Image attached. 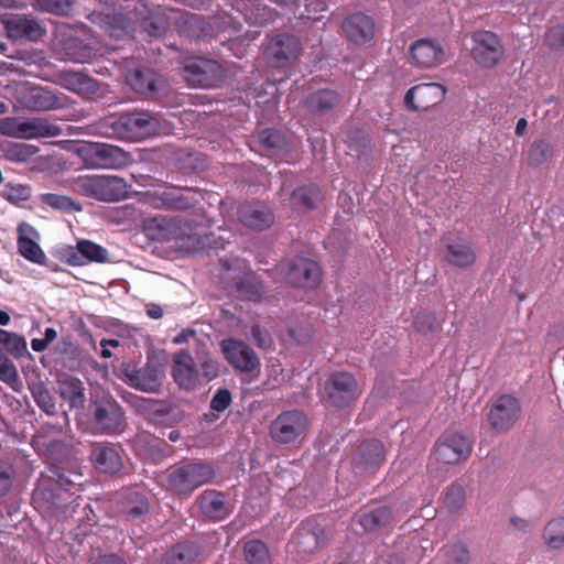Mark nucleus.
<instances>
[{"label": "nucleus", "mask_w": 564, "mask_h": 564, "mask_svg": "<svg viewBox=\"0 0 564 564\" xmlns=\"http://www.w3.org/2000/svg\"><path fill=\"white\" fill-rule=\"evenodd\" d=\"M542 540L549 550H564V517H556L546 522Z\"/></svg>", "instance_id": "obj_38"}, {"label": "nucleus", "mask_w": 564, "mask_h": 564, "mask_svg": "<svg viewBox=\"0 0 564 564\" xmlns=\"http://www.w3.org/2000/svg\"><path fill=\"white\" fill-rule=\"evenodd\" d=\"M279 272L286 283L294 288L313 290L322 281V270L318 263L304 257L285 259L278 264Z\"/></svg>", "instance_id": "obj_7"}, {"label": "nucleus", "mask_w": 564, "mask_h": 564, "mask_svg": "<svg viewBox=\"0 0 564 564\" xmlns=\"http://www.w3.org/2000/svg\"><path fill=\"white\" fill-rule=\"evenodd\" d=\"M471 453L470 441L457 433H445L435 443L433 454L444 464H458Z\"/></svg>", "instance_id": "obj_16"}, {"label": "nucleus", "mask_w": 564, "mask_h": 564, "mask_svg": "<svg viewBox=\"0 0 564 564\" xmlns=\"http://www.w3.org/2000/svg\"><path fill=\"white\" fill-rule=\"evenodd\" d=\"M325 389L329 403L336 408L349 406L361 395L356 378L346 371L334 372Z\"/></svg>", "instance_id": "obj_11"}, {"label": "nucleus", "mask_w": 564, "mask_h": 564, "mask_svg": "<svg viewBox=\"0 0 564 564\" xmlns=\"http://www.w3.org/2000/svg\"><path fill=\"white\" fill-rule=\"evenodd\" d=\"M66 186L75 194L99 202H119L129 195V185L116 175H80L68 178Z\"/></svg>", "instance_id": "obj_1"}, {"label": "nucleus", "mask_w": 564, "mask_h": 564, "mask_svg": "<svg viewBox=\"0 0 564 564\" xmlns=\"http://www.w3.org/2000/svg\"><path fill=\"white\" fill-rule=\"evenodd\" d=\"M37 7L46 12L65 15L70 12L72 0H35Z\"/></svg>", "instance_id": "obj_52"}, {"label": "nucleus", "mask_w": 564, "mask_h": 564, "mask_svg": "<svg viewBox=\"0 0 564 564\" xmlns=\"http://www.w3.org/2000/svg\"><path fill=\"white\" fill-rule=\"evenodd\" d=\"M3 196L7 200L14 204L25 202L31 197V188L28 185L9 184L3 191Z\"/></svg>", "instance_id": "obj_54"}, {"label": "nucleus", "mask_w": 564, "mask_h": 564, "mask_svg": "<svg viewBox=\"0 0 564 564\" xmlns=\"http://www.w3.org/2000/svg\"><path fill=\"white\" fill-rule=\"evenodd\" d=\"M78 155L90 169H122L132 163L129 152L106 143H84L77 148Z\"/></svg>", "instance_id": "obj_6"}, {"label": "nucleus", "mask_w": 564, "mask_h": 564, "mask_svg": "<svg viewBox=\"0 0 564 564\" xmlns=\"http://www.w3.org/2000/svg\"><path fill=\"white\" fill-rule=\"evenodd\" d=\"M343 31L347 40L357 45L369 43L375 36V21L369 15L357 12L343 22Z\"/></svg>", "instance_id": "obj_22"}, {"label": "nucleus", "mask_w": 564, "mask_h": 564, "mask_svg": "<svg viewBox=\"0 0 564 564\" xmlns=\"http://www.w3.org/2000/svg\"><path fill=\"white\" fill-rule=\"evenodd\" d=\"M521 412L522 410L518 398L505 393L491 402L487 415L488 423L495 432L506 433L519 421Z\"/></svg>", "instance_id": "obj_10"}, {"label": "nucleus", "mask_w": 564, "mask_h": 564, "mask_svg": "<svg viewBox=\"0 0 564 564\" xmlns=\"http://www.w3.org/2000/svg\"><path fill=\"white\" fill-rule=\"evenodd\" d=\"M384 457L383 444L378 440H367L358 446L352 457V465L360 473H373L384 462Z\"/></svg>", "instance_id": "obj_21"}, {"label": "nucleus", "mask_w": 564, "mask_h": 564, "mask_svg": "<svg viewBox=\"0 0 564 564\" xmlns=\"http://www.w3.org/2000/svg\"><path fill=\"white\" fill-rule=\"evenodd\" d=\"M341 102V96L334 89H318L304 100V108L314 116L330 113Z\"/></svg>", "instance_id": "obj_23"}, {"label": "nucleus", "mask_w": 564, "mask_h": 564, "mask_svg": "<svg viewBox=\"0 0 564 564\" xmlns=\"http://www.w3.org/2000/svg\"><path fill=\"white\" fill-rule=\"evenodd\" d=\"M237 217L245 227L257 231L269 229L275 220L272 207L260 200L241 203L237 209Z\"/></svg>", "instance_id": "obj_17"}, {"label": "nucleus", "mask_w": 564, "mask_h": 564, "mask_svg": "<svg viewBox=\"0 0 564 564\" xmlns=\"http://www.w3.org/2000/svg\"><path fill=\"white\" fill-rule=\"evenodd\" d=\"M90 411L96 427L101 432L116 431L123 423V412L116 400L110 397L94 401Z\"/></svg>", "instance_id": "obj_20"}, {"label": "nucleus", "mask_w": 564, "mask_h": 564, "mask_svg": "<svg viewBox=\"0 0 564 564\" xmlns=\"http://www.w3.org/2000/svg\"><path fill=\"white\" fill-rule=\"evenodd\" d=\"M11 487V475L0 470V497L6 495Z\"/></svg>", "instance_id": "obj_62"}, {"label": "nucleus", "mask_w": 564, "mask_h": 564, "mask_svg": "<svg viewBox=\"0 0 564 564\" xmlns=\"http://www.w3.org/2000/svg\"><path fill=\"white\" fill-rule=\"evenodd\" d=\"M173 360V376L177 383L185 389L193 388L197 381L198 372L194 367L192 357L185 352H177Z\"/></svg>", "instance_id": "obj_27"}, {"label": "nucleus", "mask_w": 564, "mask_h": 564, "mask_svg": "<svg viewBox=\"0 0 564 564\" xmlns=\"http://www.w3.org/2000/svg\"><path fill=\"white\" fill-rule=\"evenodd\" d=\"M65 51L68 58L77 63H84L91 57L90 48L74 39L65 43Z\"/></svg>", "instance_id": "obj_50"}, {"label": "nucleus", "mask_w": 564, "mask_h": 564, "mask_svg": "<svg viewBox=\"0 0 564 564\" xmlns=\"http://www.w3.org/2000/svg\"><path fill=\"white\" fill-rule=\"evenodd\" d=\"M347 143L350 150L361 154L369 147L370 140L362 130L355 129L348 132Z\"/></svg>", "instance_id": "obj_55"}, {"label": "nucleus", "mask_w": 564, "mask_h": 564, "mask_svg": "<svg viewBox=\"0 0 564 564\" xmlns=\"http://www.w3.org/2000/svg\"><path fill=\"white\" fill-rule=\"evenodd\" d=\"M94 564H126V562L113 554H109L98 557Z\"/></svg>", "instance_id": "obj_63"}, {"label": "nucleus", "mask_w": 564, "mask_h": 564, "mask_svg": "<svg viewBox=\"0 0 564 564\" xmlns=\"http://www.w3.org/2000/svg\"><path fill=\"white\" fill-rule=\"evenodd\" d=\"M319 196V189L316 186H300L292 192L290 205L297 212L312 210L316 207Z\"/></svg>", "instance_id": "obj_37"}, {"label": "nucleus", "mask_w": 564, "mask_h": 564, "mask_svg": "<svg viewBox=\"0 0 564 564\" xmlns=\"http://www.w3.org/2000/svg\"><path fill=\"white\" fill-rule=\"evenodd\" d=\"M251 338L258 347L263 349L270 348L273 344L270 333L258 324L251 327Z\"/></svg>", "instance_id": "obj_59"}, {"label": "nucleus", "mask_w": 564, "mask_h": 564, "mask_svg": "<svg viewBox=\"0 0 564 564\" xmlns=\"http://www.w3.org/2000/svg\"><path fill=\"white\" fill-rule=\"evenodd\" d=\"M212 62L206 58L195 57L186 62L184 77L193 86H204L208 82Z\"/></svg>", "instance_id": "obj_35"}, {"label": "nucleus", "mask_w": 564, "mask_h": 564, "mask_svg": "<svg viewBox=\"0 0 564 564\" xmlns=\"http://www.w3.org/2000/svg\"><path fill=\"white\" fill-rule=\"evenodd\" d=\"M308 419L299 410L280 413L270 424L269 434L273 442L291 445L301 442L307 431Z\"/></svg>", "instance_id": "obj_8"}, {"label": "nucleus", "mask_w": 564, "mask_h": 564, "mask_svg": "<svg viewBox=\"0 0 564 564\" xmlns=\"http://www.w3.org/2000/svg\"><path fill=\"white\" fill-rule=\"evenodd\" d=\"M0 133L15 139L54 138L62 134V128L46 118L6 117L0 119Z\"/></svg>", "instance_id": "obj_3"}, {"label": "nucleus", "mask_w": 564, "mask_h": 564, "mask_svg": "<svg viewBox=\"0 0 564 564\" xmlns=\"http://www.w3.org/2000/svg\"><path fill=\"white\" fill-rule=\"evenodd\" d=\"M214 40H218L220 43L226 41H232L239 37L242 29L241 22L231 14H214Z\"/></svg>", "instance_id": "obj_31"}, {"label": "nucleus", "mask_w": 564, "mask_h": 564, "mask_svg": "<svg viewBox=\"0 0 564 564\" xmlns=\"http://www.w3.org/2000/svg\"><path fill=\"white\" fill-rule=\"evenodd\" d=\"M465 502V490L458 484L451 485L444 494V506L451 511H457Z\"/></svg>", "instance_id": "obj_49"}, {"label": "nucleus", "mask_w": 564, "mask_h": 564, "mask_svg": "<svg viewBox=\"0 0 564 564\" xmlns=\"http://www.w3.org/2000/svg\"><path fill=\"white\" fill-rule=\"evenodd\" d=\"M23 105L33 111H46L59 106L57 97L46 88L31 87L23 97Z\"/></svg>", "instance_id": "obj_30"}, {"label": "nucleus", "mask_w": 564, "mask_h": 564, "mask_svg": "<svg viewBox=\"0 0 564 564\" xmlns=\"http://www.w3.org/2000/svg\"><path fill=\"white\" fill-rule=\"evenodd\" d=\"M221 349L226 360L238 371L258 378L260 375V360L254 350L242 340L225 339Z\"/></svg>", "instance_id": "obj_12"}, {"label": "nucleus", "mask_w": 564, "mask_h": 564, "mask_svg": "<svg viewBox=\"0 0 564 564\" xmlns=\"http://www.w3.org/2000/svg\"><path fill=\"white\" fill-rule=\"evenodd\" d=\"M6 26L9 37L13 40L37 41L45 33L44 29L34 19L25 15H15L8 19Z\"/></svg>", "instance_id": "obj_24"}, {"label": "nucleus", "mask_w": 564, "mask_h": 564, "mask_svg": "<svg viewBox=\"0 0 564 564\" xmlns=\"http://www.w3.org/2000/svg\"><path fill=\"white\" fill-rule=\"evenodd\" d=\"M265 53L273 67L285 68L297 61L302 53V44L295 35L282 33L271 40Z\"/></svg>", "instance_id": "obj_15"}, {"label": "nucleus", "mask_w": 564, "mask_h": 564, "mask_svg": "<svg viewBox=\"0 0 564 564\" xmlns=\"http://www.w3.org/2000/svg\"><path fill=\"white\" fill-rule=\"evenodd\" d=\"M62 85L74 93L89 95L96 91V82L79 72L65 70L61 73Z\"/></svg>", "instance_id": "obj_34"}, {"label": "nucleus", "mask_w": 564, "mask_h": 564, "mask_svg": "<svg viewBox=\"0 0 564 564\" xmlns=\"http://www.w3.org/2000/svg\"><path fill=\"white\" fill-rule=\"evenodd\" d=\"M212 470L208 465L187 463L170 468L162 477L161 482L169 490L182 495L188 494L198 486L208 481Z\"/></svg>", "instance_id": "obj_4"}, {"label": "nucleus", "mask_w": 564, "mask_h": 564, "mask_svg": "<svg viewBox=\"0 0 564 564\" xmlns=\"http://www.w3.org/2000/svg\"><path fill=\"white\" fill-rule=\"evenodd\" d=\"M446 261L457 268H468L476 260V252L469 243L453 242L446 246Z\"/></svg>", "instance_id": "obj_33"}, {"label": "nucleus", "mask_w": 564, "mask_h": 564, "mask_svg": "<svg viewBox=\"0 0 564 564\" xmlns=\"http://www.w3.org/2000/svg\"><path fill=\"white\" fill-rule=\"evenodd\" d=\"M0 344L14 357H21L26 350V343L22 336L0 329Z\"/></svg>", "instance_id": "obj_46"}, {"label": "nucleus", "mask_w": 564, "mask_h": 564, "mask_svg": "<svg viewBox=\"0 0 564 564\" xmlns=\"http://www.w3.org/2000/svg\"><path fill=\"white\" fill-rule=\"evenodd\" d=\"M446 95V88L438 83H423L411 87L404 97L409 109L426 111L438 105Z\"/></svg>", "instance_id": "obj_18"}, {"label": "nucleus", "mask_w": 564, "mask_h": 564, "mask_svg": "<svg viewBox=\"0 0 564 564\" xmlns=\"http://www.w3.org/2000/svg\"><path fill=\"white\" fill-rule=\"evenodd\" d=\"M410 63L421 69H433L447 61L442 44L434 39L415 40L409 47Z\"/></svg>", "instance_id": "obj_14"}, {"label": "nucleus", "mask_w": 564, "mask_h": 564, "mask_svg": "<svg viewBox=\"0 0 564 564\" xmlns=\"http://www.w3.org/2000/svg\"><path fill=\"white\" fill-rule=\"evenodd\" d=\"M32 395L36 404L48 415L56 413L55 399L43 384H36L32 389Z\"/></svg>", "instance_id": "obj_47"}, {"label": "nucleus", "mask_w": 564, "mask_h": 564, "mask_svg": "<svg viewBox=\"0 0 564 564\" xmlns=\"http://www.w3.org/2000/svg\"><path fill=\"white\" fill-rule=\"evenodd\" d=\"M160 120L150 112L137 111L126 113L111 121L105 134L107 137L139 141L160 131Z\"/></svg>", "instance_id": "obj_2"}, {"label": "nucleus", "mask_w": 564, "mask_h": 564, "mask_svg": "<svg viewBox=\"0 0 564 564\" xmlns=\"http://www.w3.org/2000/svg\"><path fill=\"white\" fill-rule=\"evenodd\" d=\"M243 555L248 564H271L269 547L261 540H250L243 545Z\"/></svg>", "instance_id": "obj_42"}, {"label": "nucleus", "mask_w": 564, "mask_h": 564, "mask_svg": "<svg viewBox=\"0 0 564 564\" xmlns=\"http://www.w3.org/2000/svg\"><path fill=\"white\" fill-rule=\"evenodd\" d=\"M90 459L96 469L105 474H116L122 468V459L118 451L109 445H95Z\"/></svg>", "instance_id": "obj_26"}, {"label": "nucleus", "mask_w": 564, "mask_h": 564, "mask_svg": "<svg viewBox=\"0 0 564 564\" xmlns=\"http://www.w3.org/2000/svg\"><path fill=\"white\" fill-rule=\"evenodd\" d=\"M145 229L152 239L174 241L178 247H183L180 241L187 236L188 231V227L183 225L180 219L166 216H156L149 219Z\"/></svg>", "instance_id": "obj_19"}, {"label": "nucleus", "mask_w": 564, "mask_h": 564, "mask_svg": "<svg viewBox=\"0 0 564 564\" xmlns=\"http://www.w3.org/2000/svg\"><path fill=\"white\" fill-rule=\"evenodd\" d=\"M0 380L12 387L20 382L19 372L9 358L0 365Z\"/></svg>", "instance_id": "obj_58"}, {"label": "nucleus", "mask_w": 564, "mask_h": 564, "mask_svg": "<svg viewBox=\"0 0 564 564\" xmlns=\"http://www.w3.org/2000/svg\"><path fill=\"white\" fill-rule=\"evenodd\" d=\"M18 248L21 256L29 261L41 264L45 260V253L39 243L24 235L19 237Z\"/></svg>", "instance_id": "obj_43"}, {"label": "nucleus", "mask_w": 564, "mask_h": 564, "mask_svg": "<svg viewBox=\"0 0 564 564\" xmlns=\"http://www.w3.org/2000/svg\"><path fill=\"white\" fill-rule=\"evenodd\" d=\"M413 326L420 333H433L438 328L436 317L432 313L420 312L414 316Z\"/></svg>", "instance_id": "obj_53"}, {"label": "nucleus", "mask_w": 564, "mask_h": 564, "mask_svg": "<svg viewBox=\"0 0 564 564\" xmlns=\"http://www.w3.org/2000/svg\"><path fill=\"white\" fill-rule=\"evenodd\" d=\"M259 142L267 150L280 149L283 145V137L274 129H264L259 133Z\"/></svg>", "instance_id": "obj_56"}, {"label": "nucleus", "mask_w": 564, "mask_h": 564, "mask_svg": "<svg viewBox=\"0 0 564 564\" xmlns=\"http://www.w3.org/2000/svg\"><path fill=\"white\" fill-rule=\"evenodd\" d=\"M471 42V57L482 68L495 67L505 54L500 37L491 31L479 30L474 32Z\"/></svg>", "instance_id": "obj_9"}, {"label": "nucleus", "mask_w": 564, "mask_h": 564, "mask_svg": "<svg viewBox=\"0 0 564 564\" xmlns=\"http://www.w3.org/2000/svg\"><path fill=\"white\" fill-rule=\"evenodd\" d=\"M40 200L52 209L63 213H79L83 210V206L79 202L66 195L44 193L40 195Z\"/></svg>", "instance_id": "obj_41"}, {"label": "nucleus", "mask_w": 564, "mask_h": 564, "mask_svg": "<svg viewBox=\"0 0 564 564\" xmlns=\"http://www.w3.org/2000/svg\"><path fill=\"white\" fill-rule=\"evenodd\" d=\"M544 44L553 51L564 48V25H555L549 29L544 37Z\"/></svg>", "instance_id": "obj_57"}, {"label": "nucleus", "mask_w": 564, "mask_h": 564, "mask_svg": "<svg viewBox=\"0 0 564 564\" xmlns=\"http://www.w3.org/2000/svg\"><path fill=\"white\" fill-rule=\"evenodd\" d=\"M236 10L250 25H265L275 20L278 13L258 0H242L237 3Z\"/></svg>", "instance_id": "obj_25"}, {"label": "nucleus", "mask_w": 564, "mask_h": 564, "mask_svg": "<svg viewBox=\"0 0 564 564\" xmlns=\"http://www.w3.org/2000/svg\"><path fill=\"white\" fill-rule=\"evenodd\" d=\"M554 155L552 144L545 139L534 140L527 152V162L533 169L546 167Z\"/></svg>", "instance_id": "obj_32"}, {"label": "nucleus", "mask_w": 564, "mask_h": 564, "mask_svg": "<svg viewBox=\"0 0 564 564\" xmlns=\"http://www.w3.org/2000/svg\"><path fill=\"white\" fill-rule=\"evenodd\" d=\"M84 383L70 376L62 377L58 380V392L62 399L68 402L72 409H82L85 405Z\"/></svg>", "instance_id": "obj_28"}, {"label": "nucleus", "mask_w": 564, "mask_h": 564, "mask_svg": "<svg viewBox=\"0 0 564 564\" xmlns=\"http://www.w3.org/2000/svg\"><path fill=\"white\" fill-rule=\"evenodd\" d=\"M391 520L392 511L387 506L365 508L358 513V523L368 532L377 531L388 525Z\"/></svg>", "instance_id": "obj_29"}, {"label": "nucleus", "mask_w": 564, "mask_h": 564, "mask_svg": "<svg viewBox=\"0 0 564 564\" xmlns=\"http://www.w3.org/2000/svg\"><path fill=\"white\" fill-rule=\"evenodd\" d=\"M198 556L197 547L192 543H182L169 550L163 558L164 564H194Z\"/></svg>", "instance_id": "obj_40"}, {"label": "nucleus", "mask_w": 564, "mask_h": 564, "mask_svg": "<svg viewBox=\"0 0 564 564\" xmlns=\"http://www.w3.org/2000/svg\"><path fill=\"white\" fill-rule=\"evenodd\" d=\"M145 456L152 460H160L164 456V453L159 448V443L156 442L149 447V453H147Z\"/></svg>", "instance_id": "obj_64"}, {"label": "nucleus", "mask_w": 564, "mask_h": 564, "mask_svg": "<svg viewBox=\"0 0 564 564\" xmlns=\"http://www.w3.org/2000/svg\"><path fill=\"white\" fill-rule=\"evenodd\" d=\"M123 510L130 518L134 519L147 513L149 511V505L142 496L133 494L126 500Z\"/></svg>", "instance_id": "obj_51"}, {"label": "nucleus", "mask_w": 564, "mask_h": 564, "mask_svg": "<svg viewBox=\"0 0 564 564\" xmlns=\"http://www.w3.org/2000/svg\"><path fill=\"white\" fill-rule=\"evenodd\" d=\"M446 564H469L470 553L462 543H455L445 547Z\"/></svg>", "instance_id": "obj_48"}, {"label": "nucleus", "mask_w": 564, "mask_h": 564, "mask_svg": "<svg viewBox=\"0 0 564 564\" xmlns=\"http://www.w3.org/2000/svg\"><path fill=\"white\" fill-rule=\"evenodd\" d=\"M220 265V283L225 290L248 301L260 302L264 299V286L253 272L241 273L239 269L223 260Z\"/></svg>", "instance_id": "obj_5"}, {"label": "nucleus", "mask_w": 564, "mask_h": 564, "mask_svg": "<svg viewBox=\"0 0 564 564\" xmlns=\"http://www.w3.org/2000/svg\"><path fill=\"white\" fill-rule=\"evenodd\" d=\"M35 153V148L25 143H8L3 148V155L14 163L26 162Z\"/></svg>", "instance_id": "obj_44"}, {"label": "nucleus", "mask_w": 564, "mask_h": 564, "mask_svg": "<svg viewBox=\"0 0 564 564\" xmlns=\"http://www.w3.org/2000/svg\"><path fill=\"white\" fill-rule=\"evenodd\" d=\"M78 253L88 261L106 262L108 260V251L89 240H80L77 242Z\"/></svg>", "instance_id": "obj_45"}, {"label": "nucleus", "mask_w": 564, "mask_h": 564, "mask_svg": "<svg viewBox=\"0 0 564 564\" xmlns=\"http://www.w3.org/2000/svg\"><path fill=\"white\" fill-rule=\"evenodd\" d=\"M231 403V393L227 389H218L214 394V411H225Z\"/></svg>", "instance_id": "obj_60"}, {"label": "nucleus", "mask_w": 564, "mask_h": 564, "mask_svg": "<svg viewBox=\"0 0 564 564\" xmlns=\"http://www.w3.org/2000/svg\"><path fill=\"white\" fill-rule=\"evenodd\" d=\"M126 78L128 85L138 94L152 95L156 90V75L150 69H134Z\"/></svg>", "instance_id": "obj_36"}, {"label": "nucleus", "mask_w": 564, "mask_h": 564, "mask_svg": "<svg viewBox=\"0 0 564 564\" xmlns=\"http://www.w3.org/2000/svg\"><path fill=\"white\" fill-rule=\"evenodd\" d=\"M121 373L126 383L144 392L158 391L164 377L162 367L152 360H149L145 366L140 369L133 365L127 364L122 367Z\"/></svg>", "instance_id": "obj_13"}, {"label": "nucleus", "mask_w": 564, "mask_h": 564, "mask_svg": "<svg viewBox=\"0 0 564 564\" xmlns=\"http://www.w3.org/2000/svg\"><path fill=\"white\" fill-rule=\"evenodd\" d=\"M510 525L518 532H530L534 523L530 520L513 516L510 518Z\"/></svg>", "instance_id": "obj_61"}, {"label": "nucleus", "mask_w": 564, "mask_h": 564, "mask_svg": "<svg viewBox=\"0 0 564 564\" xmlns=\"http://www.w3.org/2000/svg\"><path fill=\"white\" fill-rule=\"evenodd\" d=\"M66 488L64 491H58L52 501H46L45 509L51 512L57 519H66L72 516L75 511L76 506L74 505L76 498L74 494H66Z\"/></svg>", "instance_id": "obj_39"}]
</instances>
